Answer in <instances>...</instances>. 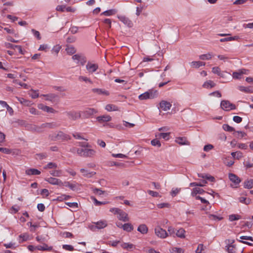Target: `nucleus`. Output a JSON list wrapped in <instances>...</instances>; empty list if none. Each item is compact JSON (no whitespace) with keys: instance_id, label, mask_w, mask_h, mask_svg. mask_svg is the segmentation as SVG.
<instances>
[{"instance_id":"nucleus-15","label":"nucleus","mask_w":253,"mask_h":253,"mask_svg":"<svg viewBox=\"0 0 253 253\" xmlns=\"http://www.w3.org/2000/svg\"><path fill=\"white\" fill-rule=\"evenodd\" d=\"M96 120L100 123H102L110 121L111 120V117L109 115H105L97 117Z\"/></svg>"},{"instance_id":"nucleus-9","label":"nucleus","mask_w":253,"mask_h":253,"mask_svg":"<svg viewBox=\"0 0 253 253\" xmlns=\"http://www.w3.org/2000/svg\"><path fill=\"white\" fill-rule=\"evenodd\" d=\"M44 180L52 185H59V186L64 185V184L61 180H60L59 179L54 178V177H48V178H45L44 179Z\"/></svg>"},{"instance_id":"nucleus-53","label":"nucleus","mask_w":253,"mask_h":253,"mask_svg":"<svg viewBox=\"0 0 253 253\" xmlns=\"http://www.w3.org/2000/svg\"><path fill=\"white\" fill-rule=\"evenodd\" d=\"M204 250V245L200 244L198 245L197 250H196V253H201Z\"/></svg>"},{"instance_id":"nucleus-56","label":"nucleus","mask_w":253,"mask_h":253,"mask_svg":"<svg viewBox=\"0 0 253 253\" xmlns=\"http://www.w3.org/2000/svg\"><path fill=\"white\" fill-rule=\"evenodd\" d=\"M148 193L152 196L153 197H158L159 196V194L158 192L152 191V190H148L147 191Z\"/></svg>"},{"instance_id":"nucleus-7","label":"nucleus","mask_w":253,"mask_h":253,"mask_svg":"<svg viewBox=\"0 0 253 253\" xmlns=\"http://www.w3.org/2000/svg\"><path fill=\"white\" fill-rule=\"evenodd\" d=\"M156 92H153L151 90H149L140 94L138 98L140 100H145L147 99H152L154 98L155 94Z\"/></svg>"},{"instance_id":"nucleus-50","label":"nucleus","mask_w":253,"mask_h":253,"mask_svg":"<svg viewBox=\"0 0 253 253\" xmlns=\"http://www.w3.org/2000/svg\"><path fill=\"white\" fill-rule=\"evenodd\" d=\"M171 253H183L184 251L181 248L175 247V248H172Z\"/></svg>"},{"instance_id":"nucleus-41","label":"nucleus","mask_w":253,"mask_h":253,"mask_svg":"<svg viewBox=\"0 0 253 253\" xmlns=\"http://www.w3.org/2000/svg\"><path fill=\"white\" fill-rule=\"evenodd\" d=\"M51 175L55 177H60L62 175V170H51L49 171Z\"/></svg>"},{"instance_id":"nucleus-39","label":"nucleus","mask_w":253,"mask_h":253,"mask_svg":"<svg viewBox=\"0 0 253 253\" xmlns=\"http://www.w3.org/2000/svg\"><path fill=\"white\" fill-rule=\"evenodd\" d=\"M231 155L234 158V159H236L238 160L241 159L243 157L242 153L240 151L232 152Z\"/></svg>"},{"instance_id":"nucleus-26","label":"nucleus","mask_w":253,"mask_h":253,"mask_svg":"<svg viewBox=\"0 0 253 253\" xmlns=\"http://www.w3.org/2000/svg\"><path fill=\"white\" fill-rule=\"evenodd\" d=\"M45 97V100L50 101H53L55 98L57 97V95L54 93H50L48 94L42 95Z\"/></svg>"},{"instance_id":"nucleus-45","label":"nucleus","mask_w":253,"mask_h":253,"mask_svg":"<svg viewBox=\"0 0 253 253\" xmlns=\"http://www.w3.org/2000/svg\"><path fill=\"white\" fill-rule=\"evenodd\" d=\"M121 247L124 249L129 250L133 249L134 245L132 244L124 243L121 245Z\"/></svg>"},{"instance_id":"nucleus-62","label":"nucleus","mask_w":253,"mask_h":253,"mask_svg":"<svg viewBox=\"0 0 253 253\" xmlns=\"http://www.w3.org/2000/svg\"><path fill=\"white\" fill-rule=\"evenodd\" d=\"M209 218L211 219L215 220H220L222 219V217L217 216L213 215V214H210Z\"/></svg>"},{"instance_id":"nucleus-48","label":"nucleus","mask_w":253,"mask_h":253,"mask_svg":"<svg viewBox=\"0 0 253 253\" xmlns=\"http://www.w3.org/2000/svg\"><path fill=\"white\" fill-rule=\"evenodd\" d=\"M212 72L214 74H217L218 76L223 77L222 74H221L220 72V69L218 67H213L212 69Z\"/></svg>"},{"instance_id":"nucleus-33","label":"nucleus","mask_w":253,"mask_h":253,"mask_svg":"<svg viewBox=\"0 0 253 253\" xmlns=\"http://www.w3.org/2000/svg\"><path fill=\"white\" fill-rule=\"evenodd\" d=\"M191 66L193 68H198L202 66H205V63L201 61H193L190 63Z\"/></svg>"},{"instance_id":"nucleus-14","label":"nucleus","mask_w":253,"mask_h":253,"mask_svg":"<svg viewBox=\"0 0 253 253\" xmlns=\"http://www.w3.org/2000/svg\"><path fill=\"white\" fill-rule=\"evenodd\" d=\"M229 178L235 185L239 184L241 181L240 178L233 173L229 174Z\"/></svg>"},{"instance_id":"nucleus-31","label":"nucleus","mask_w":253,"mask_h":253,"mask_svg":"<svg viewBox=\"0 0 253 253\" xmlns=\"http://www.w3.org/2000/svg\"><path fill=\"white\" fill-rule=\"evenodd\" d=\"M71 151L72 152H76L78 155L81 157H83V154L84 152V148H73Z\"/></svg>"},{"instance_id":"nucleus-52","label":"nucleus","mask_w":253,"mask_h":253,"mask_svg":"<svg viewBox=\"0 0 253 253\" xmlns=\"http://www.w3.org/2000/svg\"><path fill=\"white\" fill-rule=\"evenodd\" d=\"M29 112L31 114H34L35 115H40L39 112L35 108L32 107L29 109Z\"/></svg>"},{"instance_id":"nucleus-1","label":"nucleus","mask_w":253,"mask_h":253,"mask_svg":"<svg viewBox=\"0 0 253 253\" xmlns=\"http://www.w3.org/2000/svg\"><path fill=\"white\" fill-rule=\"evenodd\" d=\"M110 211L113 212L115 214H117V217L120 220L126 222L128 221L129 220L127 213L120 209L116 208H111L110 210Z\"/></svg>"},{"instance_id":"nucleus-23","label":"nucleus","mask_w":253,"mask_h":253,"mask_svg":"<svg viewBox=\"0 0 253 253\" xmlns=\"http://www.w3.org/2000/svg\"><path fill=\"white\" fill-rule=\"evenodd\" d=\"M92 91L94 93H96L98 94H103L106 96H108L109 95V92L101 88H93L92 89Z\"/></svg>"},{"instance_id":"nucleus-22","label":"nucleus","mask_w":253,"mask_h":253,"mask_svg":"<svg viewBox=\"0 0 253 253\" xmlns=\"http://www.w3.org/2000/svg\"><path fill=\"white\" fill-rule=\"evenodd\" d=\"M170 133V132H162V133H159L158 134H156V136L158 137V138H162L165 140H168L169 139V135Z\"/></svg>"},{"instance_id":"nucleus-42","label":"nucleus","mask_w":253,"mask_h":253,"mask_svg":"<svg viewBox=\"0 0 253 253\" xmlns=\"http://www.w3.org/2000/svg\"><path fill=\"white\" fill-rule=\"evenodd\" d=\"M241 218V215L239 214H233L229 215V220L230 221L237 220Z\"/></svg>"},{"instance_id":"nucleus-16","label":"nucleus","mask_w":253,"mask_h":253,"mask_svg":"<svg viewBox=\"0 0 253 253\" xmlns=\"http://www.w3.org/2000/svg\"><path fill=\"white\" fill-rule=\"evenodd\" d=\"M160 107L164 111H167L170 109L171 104L166 101H162L160 103Z\"/></svg>"},{"instance_id":"nucleus-60","label":"nucleus","mask_w":253,"mask_h":253,"mask_svg":"<svg viewBox=\"0 0 253 253\" xmlns=\"http://www.w3.org/2000/svg\"><path fill=\"white\" fill-rule=\"evenodd\" d=\"M79 80L81 81H84L85 82H88L90 83H92V82L89 78H88L86 77H84V76H80L79 78Z\"/></svg>"},{"instance_id":"nucleus-64","label":"nucleus","mask_w":253,"mask_h":253,"mask_svg":"<svg viewBox=\"0 0 253 253\" xmlns=\"http://www.w3.org/2000/svg\"><path fill=\"white\" fill-rule=\"evenodd\" d=\"M180 191V189H172L171 191V195L172 197L175 196Z\"/></svg>"},{"instance_id":"nucleus-54","label":"nucleus","mask_w":253,"mask_h":253,"mask_svg":"<svg viewBox=\"0 0 253 253\" xmlns=\"http://www.w3.org/2000/svg\"><path fill=\"white\" fill-rule=\"evenodd\" d=\"M168 231L169 233L170 236H174L175 234V229L172 226L168 227Z\"/></svg>"},{"instance_id":"nucleus-17","label":"nucleus","mask_w":253,"mask_h":253,"mask_svg":"<svg viewBox=\"0 0 253 253\" xmlns=\"http://www.w3.org/2000/svg\"><path fill=\"white\" fill-rule=\"evenodd\" d=\"M95 227L94 228L101 229L105 228L107 225V223L106 220H100L96 222H94Z\"/></svg>"},{"instance_id":"nucleus-46","label":"nucleus","mask_w":253,"mask_h":253,"mask_svg":"<svg viewBox=\"0 0 253 253\" xmlns=\"http://www.w3.org/2000/svg\"><path fill=\"white\" fill-rule=\"evenodd\" d=\"M222 127L224 130L227 131L229 132L235 131V129L233 127L230 126H229L227 124H224L222 126Z\"/></svg>"},{"instance_id":"nucleus-18","label":"nucleus","mask_w":253,"mask_h":253,"mask_svg":"<svg viewBox=\"0 0 253 253\" xmlns=\"http://www.w3.org/2000/svg\"><path fill=\"white\" fill-rule=\"evenodd\" d=\"M41 173L40 170L35 169H29L25 171V173L28 175H39Z\"/></svg>"},{"instance_id":"nucleus-6","label":"nucleus","mask_w":253,"mask_h":253,"mask_svg":"<svg viewBox=\"0 0 253 253\" xmlns=\"http://www.w3.org/2000/svg\"><path fill=\"white\" fill-rule=\"evenodd\" d=\"M118 18L125 25L129 28L133 27V24L132 22L125 15H118Z\"/></svg>"},{"instance_id":"nucleus-32","label":"nucleus","mask_w":253,"mask_h":253,"mask_svg":"<svg viewBox=\"0 0 253 253\" xmlns=\"http://www.w3.org/2000/svg\"><path fill=\"white\" fill-rule=\"evenodd\" d=\"M122 228L127 232H131L133 229V227L130 223H127L122 225Z\"/></svg>"},{"instance_id":"nucleus-57","label":"nucleus","mask_w":253,"mask_h":253,"mask_svg":"<svg viewBox=\"0 0 253 253\" xmlns=\"http://www.w3.org/2000/svg\"><path fill=\"white\" fill-rule=\"evenodd\" d=\"M240 240H249L251 241H253V238L252 236H242L239 237Z\"/></svg>"},{"instance_id":"nucleus-51","label":"nucleus","mask_w":253,"mask_h":253,"mask_svg":"<svg viewBox=\"0 0 253 253\" xmlns=\"http://www.w3.org/2000/svg\"><path fill=\"white\" fill-rule=\"evenodd\" d=\"M235 131V132H234L235 136L238 138H241L243 137L245 135V133L242 131Z\"/></svg>"},{"instance_id":"nucleus-5","label":"nucleus","mask_w":253,"mask_h":253,"mask_svg":"<svg viewBox=\"0 0 253 253\" xmlns=\"http://www.w3.org/2000/svg\"><path fill=\"white\" fill-rule=\"evenodd\" d=\"M65 114L69 119L74 121L81 117L80 112H76L75 111H67L65 112Z\"/></svg>"},{"instance_id":"nucleus-2","label":"nucleus","mask_w":253,"mask_h":253,"mask_svg":"<svg viewBox=\"0 0 253 253\" xmlns=\"http://www.w3.org/2000/svg\"><path fill=\"white\" fill-rule=\"evenodd\" d=\"M59 126V125L56 122L46 123L42 124L40 126H36L35 127V130L37 132H42L43 131V129L45 128H55Z\"/></svg>"},{"instance_id":"nucleus-27","label":"nucleus","mask_w":253,"mask_h":253,"mask_svg":"<svg viewBox=\"0 0 253 253\" xmlns=\"http://www.w3.org/2000/svg\"><path fill=\"white\" fill-rule=\"evenodd\" d=\"M204 190L199 187H195L192 189L191 192V195L193 197L196 196L198 194H203L204 192Z\"/></svg>"},{"instance_id":"nucleus-55","label":"nucleus","mask_w":253,"mask_h":253,"mask_svg":"<svg viewBox=\"0 0 253 253\" xmlns=\"http://www.w3.org/2000/svg\"><path fill=\"white\" fill-rule=\"evenodd\" d=\"M32 32L33 34H34V35L35 37H36L38 40H41V35H40V32L39 31H36L35 29H32Z\"/></svg>"},{"instance_id":"nucleus-58","label":"nucleus","mask_w":253,"mask_h":253,"mask_svg":"<svg viewBox=\"0 0 253 253\" xmlns=\"http://www.w3.org/2000/svg\"><path fill=\"white\" fill-rule=\"evenodd\" d=\"M236 39V37L225 38L221 39L220 40V42H224L231 41L232 40H234Z\"/></svg>"},{"instance_id":"nucleus-38","label":"nucleus","mask_w":253,"mask_h":253,"mask_svg":"<svg viewBox=\"0 0 253 253\" xmlns=\"http://www.w3.org/2000/svg\"><path fill=\"white\" fill-rule=\"evenodd\" d=\"M66 51L68 54L72 55L76 52V50L74 46L72 45H68L66 48Z\"/></svg>"},{"instance_id":"nucleus-10","label":"nucleus","mask_w":253,"mask_h":253,"mask_svg":"<svg viewBox=\"0 0 253 253\" xmlns=\"http://www.w3.org/2000/svg\"><path fill=\"white\" fill-rule=\"evenodd\" d=\"M98 68V65L97 64L88 62L86 65V69L89 73L92 74L95 72Z\"/></svg>"},{"instance_id":"nucleus-40","label":"nucleus","mask_w":253,"mask_h":253,"mask_svg":"<svg viewBox=\"0 0 253 253\" xmlns=\"http://www.w3.org/2000/svg\"><path fill=\"white\" fill-rule=\"evenodd\" d=\"M239 89L241 91H244L245 92L250 93L252 92V87L251 86L250 87H245L243 86H240L238 87Z\"/></svg>"},{"instance_id":"nucleus-36","label":"nucleus","mask_w":253,"mask_h":253,"mask_svg":"<svg viewBox=\"0 0 253 253\" xmlns=\"http://www.w3.org/2000/svg\"><path fill=\"white\" fill-rule=\"evenodd\" d=\"M185 231L183 228H180L177 231L176 235L179 238H185Z\"/></svg>"},{"instance_id":"nucleus-8","label":"nucleus","mask_w":253,"mask_h":253,"mask_svg":"<svg viewBox=\"0 0 253 253\" xmlns=\"http://www.w3.org/2000/svg\"><path fill=\"white\" fill-rule=\"evenodd\" d=\"M97 113V111L93 108H87L82 112V116L84 118H88Z\"/></svg>"},{"instance_id":"nucleus-49","label":"nucleus","mask_w":253,"mask_h":253,"mask_svg":"<svg viewBox=\"0 0 253 253\" xmlns=\"http://www.w3.org/2000/svg\"><path fill=\"white\" fill-rule=\"evenodd\" d=\"M158 208L160 209H163L164 208H169L170 205L168 203H160L157 205Z\"/></svg>"},{"instance_id":"nucleus-11","label":"nucleus","mask_w":253,"mask_h":253,"mask_svg":"<svg viewBox=\"0 0 253 253\" xmlns=\"http://www.w3.org/2000/svg\"><path fill=\"white\" fill-rule=\"evenodd\" d=\"M96 154V151L92 149L88 148H84V152L83 154L84 157L93 158L95 157Z\"/></svg>"},{"instance_id":"nucleus-13","label":"nucleus","mask_w":253,"mask_h":253,"mask_svg":"<svg viewBox=\"0 0 253 253\" xmlns=\"http://www.w3.org/2000/svg\"><path fill=\"white\" fill-rule=\"evenodd\" d=\"M246 71L245 69H242L237 72H234L233 73V78L236 79H240L242 78L244 74H247Z\"/></svg>"},{"instance_id":"nucleus-47","label":"nucleus","mask_w":253,"mask_h":253,"mask_svg":"<svg viewBox=\"0 0 253 253\" xmlns=\"http://www.w3.org/2000/svg\"><path fill=\"white\" fill-rule=\"evenodd\" d=\"M151 144L153 146H157L158 147H160L161 146V142L158 139H153L151 141Z\"/></svg>"},{"instance_id":"nucleus-44","label":"nucleus","mask_w":253,"mask_h":253,"mask_svg":"<svg viewBox=\"0 0 253 253\" xmlns=\"http://www.w3.org/2000/svg\"><path fill=\"white\" fill-rule=\"evenodd\" d=\"M207 182L205 180H203L202 182L197 183V182H192L190 184V186L191 187L193 186H200L203 187L205 184H206Z\"/></svg>"},{"instance_id":"nucleus-20","label":"nucleus","mask_w":253,"mask_h":253,"mask_svg":"<svg viewBox=\"0 0 253 253\" xmlns=\"http://www.w3.org/2000/svg\"><path fill=\"white\" fill-rule=\"evenodd\" d=\"M36 249L39 251H50L52 250V247H48L47 245L43 244L42 245H39L36 246Z\"/></svg>"},{"instance_id":"nucleus-4","label":"nucleus","mask_w":253,"mask_h":253,"mask_svg":"<svg viewBox=\"0 0 253 253\" xmlns=\"http://www.w3.org/2000/svg\"><path fill=\"white\" fill-rule=\"evenodd\" d=\"M155 233L157 236L162 239L166 238L169 236L167 231L160 226H157L155 228Z\"/></svg>"},{"instance_id":"nucleus-3","label":"nucleus","mask_w":253,"mask_h":253,"mask_svg":"<svg viewBox=\"0 0 253 253\" xmlns=\"http://www.w3.org/2000/svg\"><path fill=\"white\" fill-rule=\"evenodd\" d=\"M221 108L225 111H229L235 110L236 108V105L231 103L228 100H222L220 103Z\"/></svg>"},{"instance_id":"nucleus-35","label":"nucleus","mask_w":253,"mask_h":253,"mask_svg":"<svg viewBox=\"0 0 253 253\" xmlns=\"http://www.w3.org/2000/svg\"><path fill=\"white\" fill-rule=\"evenodd\" d=\"M213 55L211 53H209L207 54H202L199 56V58L201 60H209L211 59Z\"/></svg>"},{"instance_id":"nucleus-63","label":"nucleus","mask_w":253,"mask_h":253,"mask_svg":"<svg viewBox=\"0 0 253 253\" xmlns=\"http://www.w3.org/2000/svg\"><path fill=\"white\" fill-rule=\"evenodd\" d=\"M0 151L7 154H10L11 153V150L9 149L6 148L0 147Z\"/></svg>"},{"instance_id":"nucleus-25","label":"nucleus","mask_w":253,"mask_h":253,"mask_svg":"<svg viewBox=\"0 0 253 253\" xmlns=\"http://www.w3.org/2000/svg\"><path fill=\"white\" fill-rule=\"evenodd\" d=\"M57 140H63L68 138V135L64 133L62 131H58L56 134Z\"/></svg>"},{"instance_id":"nucleus-19","label":"nucleus","mask_w":253,"mask_h":253,"mask_svg":"<svg viewBox=\"0 0 253 253\" xmlns=\"http://www.w3.org/2000/svg\"><path fill=\"white\" fill-rule=\"evenodd\" d=\"M175 142L180 145H189V143L185 137H177Z\"/></svg>"},{"instance_id":"nucleus-29","label":"nucleus","mask_w":253,"mask_h":253,"mask_svg":"<svg viewBox=\"0 0 253 253\" xmlns=\"http://www.w3.org/2000/svg\"><path fill=\"white\" fill-rule=\"evenodd\" d=\"M117 12V10L115 9H112L104 11L101 14L106 16H109L115 14Z\"/></svg>"},{"instance_id":"nucleus-21","label":"nucleus","mask_w":253,"mask_h":253,"mask_svg":"<svg viewBox=\"0 0 253 253\" xmlns=\"http://www.w3.org/2000/svg\"><path fill=\"white\" fill-rule=\"evenodd\" d=\"M137 231L141 234H145L148 231V228L145 224H140L137 228Z\"/></svg>"},{"instance_id":"nucleus-24","label":"nucleus","mask_w":253,"mask_h":253,"mask_svg":"<svg viewBox=\"0 0 253 253\" xmlns=\"http://www.w3.org/2000/svg\"><path fill=\"white\" fill-rule=\"evenodd\" d=\"M81 172L83 174L84 176L90 177L94 175L95 174L94 172H89L88 170L85 169H80Z\"/></svg>"},{"instance_id":"nucleus-59","label":"nucleus","mask_w":253,"mask_h":253,"mask_svg":"<svg viewBox=\"0 0 253 253\" xmlns=\"http://www.w3.org/2000/svg\"><path fill=\"white\" fill-rule=\"evenodd\" d=\"M63 249L70 251H72L74 250V247L72 245H63Z\"/></svg>"},{"instance_id":"nucleus-61","label":"nucleus","mask_w":253,"mask_h":253,"mask_svg":"<svg viewBox=\"0 0 253 253\" xmlns=\"http://www.w3.org/2000/svg\"><path fill=\"white\" fill-rule=\"evenodd\" d=\"M79 28L77 26H72L70 29V31L73 34H75L78 32Z\"/></svg>"},{"instance_id":"nucleus-12","label":"nucleus","mask_w":253,"mask_h":253,"mask_svg":"<svg viewBox=\"0 0 253 253\" xmlns=\"http://www.w3.org/2000/svg\"><path fill=\"white\" fill-rule=\"evenodd\" d=\"M38 107L39 109L48 113H55L56 112V111L53 108L44 105L43 104H38Z\"/></svg>"},{"instance_id":"nucleus-37","label":"nucleus","mask_w":253,"mask_h":253,"mask_svg":"<svg viewBox=\"0 0 253 253\" xmlns=\"http://www.w3.org/2000/svg\"><path fill=\"white\" fill-rule=\"evenodd\" d=\"M57 167V165L56 163L53 162H49L46 165L44 166L43 169H56Z\"/></svg>"},{"instance_id":"nucleus-34","label":"nucleus","mask_w":253,"mask_h":253,"mask_svg":"<svg viewBox=\"0 0 253 253\" xmlns=\"http://www.w3.org/2000/svg\"><path fill=\"white\" fill-rule=\"evenodd\" d=\"M215 85V84L211 80L206 82L203 85L205 88H212Z\"/></svg>"},{"instance_id":"nucleus-30","label":"nucleus","mask_w":253,"mask_h":253,"mask_svg":"<svg viewBox=\"0 0 253 253\" xmlns=\"http://www.w3.org/2000/svg\"><path fill=\"white\" fill-rule=\"evenodd\" d=\"M19 242L20 243H23L27 241L29 238V235L28 233H24L19 236Z\"/></svg>"},{"instance_id":"nucleus-43","label":"nucleus","mask_w":253,"mask_h":253,"mask_svg":"<svg viewBox=\"0 0 253 253\" xmlns=\"http://www.w3.org/2000/svg\"><path fill=\"white\" fill-rule=\"evenodd\" d=\"M253 186V181L252 179L247 180L244 182V187L246 188L251 189Z\"/></svg>"},{"instance_id":"nucleus-28","label":"nucleus","mask_w":253,"mask_h":253,"mask_svg":"<svg viewBox=\"0 0 253 253\" xmlns=\"http://www.w3.org/2000/svg\"><path fill=\"white\" fill-rule=\"evenodd\" d=\"M105 109L109 111H117L119 110L118 107L114 104H108L105 107Z\"/></svg>"}]
</instances>
